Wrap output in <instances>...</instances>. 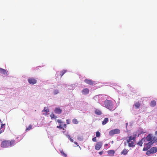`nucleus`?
I'll return each instance as SVG.
<instances>
[{
    "mask_svg": "<svg viewBox=\"0 0 157 157\" xmlns=\"http://www.w3.org/2000/svg\"><path fill=\"white\" fill-rule=\"evenodd\" d=\"M66 121H67V124H70V121L68 119H67L66 120Z\"/></svg>",
    "mask_w": 157,
    "mask_h": 157,
    "instance_id": "b1692460",
    "label": "nucleus"
},
{
    "mask_svg": "<svg viewBox=\"0 0 157 157\" xmlns=\"http://www.w3.org/2000/svg\"><path fill=\"white\" fill-rule=\"evenodd\" d=\"M5 124H1V129L2 130V129H4H4L5 128Z\"/></svg>",
    "mask_w": 157,
    "mask_h": 157,
    "instance_id": "a211bd4d",
    "label": "nucleus"
},
{
    "mask_svg": "<svg viewBox=\"0 0 157 157\" xmlns=\"http://www.w3.org/2000/svg\"><path fill=\"white\" fill-rule=\"evenodd\" d=\"M130 137V138H131V137H132V136H130V137Z\"/></svg>",
    "mask_w": 157,
    "mask_h": 157,
    "instance_id": "cd10ccee",
    "label": "nucleus"
},
{
    "mask_svg": "<svg viewBox=\"0 0 157 157\" xmlns=\"http://www.w3.org/2000/svg\"><path fill=\"white\" fill-rule=\"evenodd\" d=\"M155 134L157 136V131H156L155 132Z\"/></svg>",
    "mask_w": 157,
    "mask_h": 157,
    "instance_id": "a878e982",
    "label": "nucleus"
},
{
    "mask_svg": "<svg viewBox=\"0 0 157 157\" xmlns=\"http://www.w3.org/2000/svg\"><path fill=\"white\" fill-rule=\"evenodd\" d=\"M54 112L57 114H60L62 113V110L59 107H56L54 109Z\"/></svg>",
    "mask_w": 157,
    "mask_h": 157,
    "instance_id": "423d86ee",
    "label": "nucleus"
},
{
    "mask_svg": "<svg viewBox=\"0 0 157 157\" xmlns=\"http://www.w3.org/2000/svg\"><path fill=\"white\" fill-rule=\"evenodd\" d=\"M4 131V129L2 130L0 128V134L2 133Z\"/></svg>",
    "mask_w": 157,
    "mask_h": 157,
    "instance_id": "393cba45",
    "label": "nucleus"
},
{
    "mask_svg": "<svg viewBox=\"0 0 157 157\" xmlns=\"http://www.w3.org/2000/svg\"><path fill=\"white\" fill-rule=\"evenodd\" d=\"M82 93L84 95H86L89 93V90L87 88H85L82 91Z\"/></svg>",
    "mask_w": 157,
    "mask_h": 157,
    "instance_id": "6e6552de",
    "label": "nucleus"
},
{
    "mask_svg": "<svg viewBox=\"0 0 157 157\" xmlns=\"http://www.w3.org/2000/svg\"><path fill=\"white\" fill-rule=\"evenodd\" d=\"M28 81L30 84L33 85L36 84L37 82V80L36 78H29Z\"/></svg>",
    "mask_w": 157,
    "mask_h": 157,
    "instance_id": "20e7f679",
    "label": "nucleus"
},
{
    "mask_svg": "<svg viewBox=\"0 0 157 157\" xmlns=\"http://www.w3.org/2000/svg\"><path fill=\"white\" fill-rule=\"evenodd\" d=\"M156 105V101L155 100H153L150 103V105L152 107L155 106Z\"/></svg>",
    "mask_w": 157,
    "mask_h": 157,
    "instance_id": "9d476101",
    "label": "nucleus"
},
{
    "mask_svg": "<svg viewBox=\"0 0 157 157\" xmlns=\"http://www.w3.org/2000/svg\"><path fill=\"white\" fill-rule=\"evenodd\" d=\"M57 122L59 123L60 124H61V123H62V121L61 120H59V119L57 120Z\"/></svg>",
    "mask_w": 157,
    "mask_h": 157,
    "instance_id": "5701e85b",
    "label": "nucleus"
},
{
    "mask_svg": "<svg viewBox=\"0 0 157 157\" xmlns=\"http://www.w3.org/2000/svg\"><path fill=\"white\" fill-rule=\"evenodd\" d=\"M95 113L96 115H100L102 114L101 112V110L97 109H95Z\"/></svg>",
    "mask_w": 157,
    "mask_h": 157,
    "instance_id": "1a4fd4ad",
    "label": "nucleus"
},
{
    "mask_svg": "<svg viewBox=\"0 0 157 157\" xmlns=\"http://www.w3.org/2000/svg\"><path fill=\"white\" fill-rule=\"evenodd\" d=\"M108 121V118H105L103 121L102 122V124L103 125L105 124Z\"/></svg>",
    "mask_w": 157,
    "mask_h": 157,
    "instance_id": "f8f14e48",
    "label": "nucleus"
},
{
    "mask_svg": "<svg viewBox=\"0 0 157 157\" xmlns=\"http://www.w3.org/2000/svg\"><path fill=\"white\" fill-rule=\"evenodd\" d=\"M59 93L58 90H55L54 91V94L56 95Z\"/></svg>",
    "mask_w": 157,
    "mask_h": 157,
    "instance_id": "412c9836",
    "label": "nucleus"
},
{
    "mask_svg": "<svg viewBox=\"0 0 157 157\" xmlns=\"http://www.w3.org/2000/svg\"><path fill=\"white\" fill-rule=\"evenodd\" d=\"M145 132H144L143 129L141 128H139L138 129L136 132H135L133 133V137H136L137 135H138V137L140 136V135L142 134H144L145 133Z\"/></svg>",
    "mask_w": 157,
    "mask_h": 157,
    "instance_id": "f03ea898",
    "label": "nucleus"
},
{
    "mask_svg": "<svg viewBox=\"0 0 157 157\" xmlns=\"http://www.w3.org/2000/svg\"><path fill=\"white\" fill-rule=\"evenodd\" d=\"M8 71H6L5 70L3 69L2 68H0V73L3 75H7Z\"/></svg>",
    "mask_w": 157,
    "mask_h": 157,
    "instance_id": "0eeeda50",
    "label": "nucleus"
},
{
    "mask_svg": "<svg viewBox=\"0 0 157 157\" xmlns=\"http://www.w3.org/2000/svg\"><path fill=\"white\" fill-rule=\"evenodd\" d=\"M49 111L47 108L44 107V109L42 111V112H46V114H47V113L49 112Z\"/></svg>",
    "mask_w": 157,
    "mask_h": 157,
    "instance_id": "4468645a",
    "label": "nucleus"
},
{
    "mask_svg": "<svg viewBox=\"0 0 157 157\" xmlns=\"http://www.w3.org/2000/svg\"><path fill=\"white\" fill-rule=\"evenodd\" d=\"M50 117L52 119V118L56 119L57 118L56 116H55L53 113L51 114L50 115Z\"/></svg>",
    "mask_w": 157,
    "mask_h": 157,
    "instance_id": "6ab92c4d",
    "label": "nucleus"
},
{
    "mask_svg": "<svg viewBox=\"0 0 157 157\" xmlns=\"http://www.w3.org/2000/svg\"><path fill=\"white\" fill-rule=\"evenodd\" d=\"M84 82L90 85H93L95 84V82L90 79H86L84 80Z\"/></svg>",
    "mask_w": 157,
    "mask_h": 157,
    "instance_id": "39448f33",
    "label": "nucleus"
},
{
    "mask_svg": "<svg viewBox=\"0 0 157 157\" xmlns=\"http://www.w3.org/2000/svg\"><path fill=\"white\" fill-rule=\"evenodd\" d=\"M72 122L74 124H78V121L76 119H74L72 120Z\"/></svg>",
    "mask_w": 157,
    "mask_h": 157,
    "instance_id": "2eb2a0df",
    "label": "nucleus"
},
{
    "mask_svg": "<svg viewBox=\"0 0 157 157\" xmlns=\"http://www.w3.org/2000/svg\"><path fill=\"white\" fill-rule=\"evenodd\" d=\"M152 135L151 134H148L146 137H153Z\"/></svg>",
    "mask_w": 157,
    "mask_h": 157,
    "instance_id": "4be33fe9",
    "label": "nucleus"
},
{
    "mask_svg": "<svg viewBox=\"0 0 157 157\" xmlns=\"http://www.w3.org/2000/svg\"><path fill=\"white\" fill-rule=\"evenodd\" d=\"M104 104L105 107L110 110H113V105L111 101L106 100L105 101Z\"/></svg>",
    "mask_w": 157,
    "mask_h": 157,
    "instance_id": "f257e3e1",
    "label": "nucleus"
},
{
    "mask_svg": "<svg viewBox=\"0 0 157 157\" xmlns=\"http://www.w3.org/2000/svg\"><path fill=\"white\" fill-rule=\"evenodd\" d=\"M140 105V104L139 102H137L134 104V106L136 109H139Z\"/></svg>",
    "mask_w": 157,
    "mask_h": 157,
    "instance_id": "ddd939ff",
    "label": "nucleus"
},
{
    "mask_svg": "<svg viewBox=\"0 0 157 157\" xmlns=\"http://www.w3.org/2000/svg\"><path fill=\"white\" fill-rule=\"evenodd\" d=\"M32 128V126L31 124L29 125V127L26 128V131H29Z\"/></svg>",
    "mask_w": 157,
    "mask_h": 157,
    "instance_id": "dca6fc26",
    "label": "nucleus"
},
{
    "mask_svg": "<svg viewBox=\"0 0 157 157\" xmlns=\"http://www.w3.org/2000/svg\"><path fill=\"white\" fill-rule=\"evenodd\" d=\"M66 71H67L65 70H63L61 72L60 75L61 77L63 76V75L66 72Z\"/></svg>",
    "mask_w": 157,
    "mask_h": 157,
    "instance_id": "f3484780",
    "label": "nucleus"
},
{
    "mask_svg": "<svg viewBox=\"0 0 157 157\" xmlns=\"http://www.w3.org/2000/svg\"><path fill=\"white\" fill-rule=\"evenodd\" d=\"M63 127L64 128L66 127V125L65 124H64L63 125L61 124H60L59 126H57V128H59V129H64L63 128Z\"/></svg>",
    "mask_w": 157,
    "mask_h": 157,
    "instance_id": "9b49d317",
    "label": "nucleus"
},
{
    "mask_svg": "<svg viewBox=\"0 0 157 157\" xmlns=\"http://www.w3.org/2000/svg\"><path fill=\"white\" fill-rule=\"evenodd\" d=\"M120 132V130L118 129H115L110 131L109 132V135L110 136H112L116 134H118Z\"/></svg>",
    "mask_w": 157,
    "mask_h": 157,
    "instance_id": "7ed1b4c3",
    "label": "nucleus"
},
{
    "mask_svg": "<svg viewBox=\"0 0 157 157\" xmlns=\"http://www.w3.org/2000/svg\"><path fill=\"white\" fill-rule=\"evenodd\" d=\"M0 123H2L1 120L0 119Z\"/></svg>",
    "mask_w": 157,
    "mask_h": 157,
    "instance_id": "bb28decb",
    "label": "nucleus"
},
{
    "mask_svg": "<svg viewBox=\"0 0 157 157\" xmlns=\"http://www.w3.org/2000/svg\"><path fill=\"white\" fill-rule=\"evenodd\" d=\"M96 137H99L100 136V132L98 131L97 132H96Z\"/></svg>",
    "mask_w": 157,
    "mask_h": 157,
    "instance_id": "aec40b11",
    "label": "nucleus"
}]
</instances>
